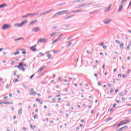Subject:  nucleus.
<instances>
[{"label":"nucleus","mask_w":131,"mask_h":131,"mask_svg":"<svg viewBox=\"0 0 131 131\" xmlns=\"http://www.w3.org/2000/svg\"><path fill=\"white\" fill-rule=\"evenodd\" d=\"M64 14H66V15H69V14H71V12H69V10H62L61 11L57 12L56 14L59 16H61V15H64Z\"/></svg>","instance_id":"f257e3e1"},{"label":"nucleus","mask_w":131,"mask_h":131,"mask_svg":"<svg viewBox=\"0 0 131 131\" xmlns=\"http://www.w3.org/2000/svg\"><path fill=\"white\" fill-rule=\"evenodd\" d=\"M12 25H8V24H4L3 26H2V29L5 30V29H8L9 28H11Z\"/></svg>","instance_id":"f03ea898"},{"label":"nucleus","mask_w":131,"mask_h":131,"mask_svg":"<svg viewBox=\"0 0 131 131\" xmlns=\"http://www.w3.org/2000/svg\"><path fill=\"white\" fill-rule=\"evenodd\" d=\"M30 95V96H35V95H36V92H34V90L33 89V88L31 89Z\"/></svg>","instance_id":"7ed1b4c3"},{"label":"nucleus","mask_w":131,"mask_h":131,"mask_svg":"<svg viewBox=\"0 0 131 131\" xmlns=\"http://www.w3.org/2000/svg\"><path fill=\"white\" fill-rule=\"evenodd\" d=\"M112 21V19H106L103 21V23L104 24H109L110 22Z\"/></svg>","instance_id":"20e7f679"},{"label":"nucleus","mask_w":131,"mask_h":131,"mask_svg":"<svg viewBox=\"0 0 131 131\" xmlns=\"http://www.w3.org/2000/svg\"><path fill=\"white\" fill-rule=\"evenodd\" d=\"M32 31L33 32H38V31H40V29H39V27H35L32 29Z\"/></svg>","instance_id":"39448f33"},{"label":"nucleus","mask_w":131,"mask_h":131,"mask_svg":"<svg viewBox=\"0 0 131 131\" xmlns=\"http://www.w3.org/2000/svg\"><path fill=\"white\" fill-rule=\"evenodd\" d=\"M48 39H46V38H40L38 41V42H47Z\"/></svg>","instance_id":"423d86ee"},{"label":"nucleus","mask_w":131,"mask_h":131,"mask_svg":"<svg viewBox=\"0 0 131 131\" xmlns=\"http://www.w3.org/2000/svg\"><path fill=\"white\" fill-rule=\"evenodd\" d=\"M19 67H17L18 69L19 70H22V68H23V62H20L19 64Z\"/></svg>","instance_id":"0eeeda50"},{"label":"nucleus","mask_w":131,"mask_h":131,"mask_svg":"<svg viewBox=\"0 0 131 131\" xmlns=\"http://www.w3.org/2000/svg\"><path fill=\"white\" fill-rule=\"evenodd\" d=\"M35 47H36V45L31 47L30 48L31 51H33V52H35V51H36V48H35Z\"/></svg>","instance_id":"6e6552de"},{"label":"nucleus","mask_w":131,"mask_h":131,"mask_svg":"<svg viewBox=\"0 0 131 131\" xmlns=\"http://www.w3.org/2000/svg\"><path fill=\"white\" fill-rule=\"evenodd\" d=\"M122 9H123V6L120 5L119 7V9L118 10V12L120 13V12H121V11H122Z\"/></svg>","instance_id":"1a4fd4ad"},{"label":"nucleus","mask_w":131,"mask_h":131,"mask_svg":"<svg viewBox=\"0 0 131 131\" xmlns=\"http://www.w3.org/2000/svg\"><path fill=\"white\" fill-rule=\"evenodd\" d=\"M110 9H111V5L108 7L105 8V9L104 10L105 13H107V12H108V11H109Z\"/></svg>","instance_id":"9d476101"},{"label":"nucleus","mask_w":131,"mask_h":131,"mask_svg":"<svg viewBox=\"0 0 131 131\" xmlns=\"http://www.w3.org/2000/svg\"><path fill=\"white\" fill-rule=\"evenodd\" d=\"M127 127H128V126H123L120 128H119V129H118L117 131H122L124 128H127Z\"/></svg>","instance_id":"9b49d317"},{"label":"nucleus","mask_w":131,"mask_h":131,"mask_svg":"<svg viewBox=\"0 0 131 131\" xmlns=\"http://www.w3.org/2000/svg\"><path fill=\"white\" fill-rule=\"evenodd\" d=\"M36 22H37V19H36L35 20H33V21H31L30 25H33V24H35V23H36Z\"/></svg>","instance_id":"f8f14e48"},{"label":"nucleus","mask_w":131,"mask_h":131,"mask_svg":"<svg viewBox=\"0 0 131 131\" xmlns=\"http://www.w3.org/2000/svg\"><path fill=\"white\" fill-rule=\"evenodd\" d=\"M46 69V67H42L38 70V72L40 73L41 72V71H42V70H43V69Z\"/></svg>","instance_id":"ddd939ff"},{"label":"nucleus","mask_w":131,"mask_h":131,"mask_svg":"<svg viewBox=\"0 0 131 131\" xmlns=\"http://www.w3.org/2000/svg\"><path fill=\"white\" fill-rule=\"evenodd\" d=\"M63 34H60L59 36V37H58V40H61V39H62V37H63Z\"/></svg>","instance_id":"4468645a"},{"label":"nucleus","mask_w":131,"mask_h":131,"mask_svg":"<svg viewBox=\"0 0 131 131\" xmlns=\"http://www.w3.org/2000/svg\"><path fill=\"white\" fill-rule=\"evenodd\" d=\"M52 12H54V9H51L46 11V14H50V13H52Z\"/></svg>","instance_id":"2eb2a0df"},{"label":"nucleus","mask_w":131,"mask_h":131,"mask_svg":"<svg viewBox=\"0 0 131 131\" xmlns=\"http://www.w3.org/2000/svg\"><path fill=\"white\" fill-rule=\"evenodd\" d=\"M120 122L122 124V125H123V124H126V123H129V121L124 122L123 121H121Z\"/></svg>","instance_id":"dca6fc26"},{"label":"nucleus","mask_w":131,"mask_h":131,"mask_svg":"<svg viewBox=\"0 0 131 131\" xmlns=\"http://www.w3.org/2000/svg\"><path fill=\"white\" fill-rule=\"evenodd\" d=\"M14 26H15V27H22L21 24H15Z\"/></svg>","instance_id":"f3484780"},{"label":"nucleus","mask_w":131,"mask_h":131,"mask_svg":"<svg viewBox=\"0 0 131 131\" xmlns=\"http://www.w3.org/2000/svg\"><path fill=\"white\" fill-rule=\"evenodd\" d=\"M26 23H27V20H26L24 21H23L21 24H20V25L21 26H23L24 25V24H25Z\"/></svg>","instance_id":"a211bd4d"},{"label":"nucleus","mask_w":131,"mask_h":131,"mask_svg":"<svg viewBox=\"0 0 131 131\" xmlns=\"http://www.w3.org/2000/svg\"><path fill=\"white\" fill-rule=\"evenodd\" d=\"M4 104H7V105H13L14 103L11 102H5Z\"/></svg>","instance_id":"6ab92c4d"},{"label":"nucleus","mask_w":131,"mask_h":131,"mask_svg":"<svg viewBox=\"0 0 131 131\" xmlns=\"http://www.w3.org/2000/svg\"><path fill=\"white\" fill-rule=\"evenodd\" d=\"M7 6H8V5L4 4L3 5H0V9H2V8H4L5 7H7Z\"/></svg>","instance_id":"aec40b11"},{"label":"nucleus","mask_w":131,"mask_h":131,"mask_svg":"<svg viewBox=\"0 0 131 131\" xmlns=\"http://www.w3.org/2000/svg\"><path fill=\"white\" fill-rule=\"evenodd\" d=\"M57 32H54L50 34V37L52 38L55 34H57Z\"/></svg>","instance_id":"412c9836"},{"label":"nucleus","mask_w":131,"mask_h":131,"mask_svg":"<svg viewBox=\"0 0 131 131\" xmlns=\"http://www.w3.org/2000/svg\"><path fill=\"white\" fill-rule=\"evenodd\" d=\"M21 39H24V38L23 37H20V38H18L17 39H15L14 41H17V40H21Z\"/></svg>","instance_id":"4be33fe9"},{"label":"nucleus","mask_w":131,"mask_h":131,"mask_svg":"<svg viewBox=\"0 0 131 131\" xmlns=\"http://www.w3.org/2000/svg\"><path fill=\"white\" fill-rule=\"evenodd\" d=\"M18 114H19V115H21V114H22V108H20V110L18 111Z\"/></svg>","instance_id":"5701e85b"},{"label":"nucleus","mask_w":131,"mask_h":131,"mask_svg":"<svg viewBox=\"0 0 131 131\" xmlns=\"http://www.w3.org/2000/svg\"><path fill=\"white\" fill-rule=\"evenodd\" d=\"M96 13H98V11H94L92 12H90V15H92V14H96Z\"/></svg>","instance_id":"b1692460"},{"label":"nucleus","mask_w":131,"mask_h":131,"mask_svg":"<svg viewBox=\"0 0 131 131\" xmlns=\"http://www.w3.org/2000/svg\"><path fill=\"white\" fill-rule=\"evenodd\" d=\"M123 47H124V43H122L120 45V47L121 48V49H123Z\"/></svg>","instance_id":"393cba45"},{"label":"nucleus","mask_w":131,"mask_h":131,"mask_svg":"<svg viewBox=\"0 0 131 131\" xmlns=\"http://www.w3.org/2000/svg\"><path fill=\"white\" fill-rule=\"evenodd\" d=\"M23 86H24V89L26 90L27 89V85L24 83L23 84Z\"/></svg>","instance_id":"a878e982"},{"label":"nucleus","mask_w":131,"mask_h":131,"mask_svg":"<svg viewBox=\"0 0 131 131\" xmlns=\"http://www.w3.org/2000/svg\"><path fill=\"white\" fill-rule=\"evenodd\" d=\"M57 41H59V40L57 39H55L54 40H53L52 42V43H55V42H57Z\"/></svg>","instance_id":"bb28decb"},{"label":"nucleus","mask_w":131,"mask_h":131,"mask_svg":"<svg viewBox=\"0 0 131 131\" xmlns=\"http://www.w3.org/2000/svg\"><path fill=\"white\" fill-rule=\"evenodd\" d=\"M85 6H86V4H85L81 5L78 6V8H81L82 7H84Z\"/></svg>","instance_id":"cd10ccee"},{"label":"nucleus","mask_w":131,"mask_h":131,"mask_svg":"<svg viewBox=\"0 0 131 131\" xmlns=\"http://www.w3.org/2000/svg\"><path fill=\"white\" fill-rule=\"evenodd\" d=\"M47 57H48V58H49V59H51V58H52V55L49 54H48Z\"/></svg>","instance_id":"c85d7f7f"},{"label":"nucleus","mask_w":131,"mask_h":131,"mask_svg":"<svg viewBox=\"0 0 131 131\" xmlns=\"http://www.w3.org/2000/svg\"><path fill=\"white\" fill-rule=\"evenodd\" d=\"M113 92H114V90L113 89V88H111L110 92L111 93V94H112V93H113Z\"/></svg>","instance_id":"c756f323"},{"label":"nucleus","mask_w":131,"mask_h":131,"mask_svg":"<svg viewBox=\"0 0 131 131\" xmlns=\"http://www.w3.org/2000/svg\"><path fill=\"white\" fill-rule=\"evenodd\" d=\"M20 54V52L17 51L16 53L14 54V56H16V55H19Z\"/></svg>","instance_id":"7c9ffc66"},{"label":"nucleus","mask_w":131,"mask_h":131,"mask_svg":"<svg viewBox=\"0 0 131 131\" xmlns=\"http://www.w3.org/2000/svg\"><path fill=\"white\" fill-rule=\"evenodd\" d=\"M81 12H83L82 9H79L77 10V13H80Z\"/></svg>","instance_id":"2f4dec72"},{"label":"nucleus","mask_w":131,"mask_h":131,"mask_svg":"<svg viewBox=\"0 0 131 131\" xmlns=\"http://www.w3.org/2000/svg\"><path fill=\"white\" fill-rule=\"evenodd\" d=\"M27 17H29V16L28 15V14H26V15L23 16L22 18H26Z\"/></svg>","instance_id":"473e14b6"},{"label":"nucleus","mask_w":131,"mask_h":131,"mask_svg":"<svg viewBox=\"0 0 131 131\" xmlns=\"http://www.w3.org/2000/svg\"><path fill=\"white\" fill-rule=\"evenodd\" d=\"M40 15H43L45 16V15H47V12L45 11L44 12H42V13H40Z\"/></svg>","instance_id":"72a5a7b5"},{"label":"nucleus","mask_w":131,"mask_h":131,"mask_svg":"<svg viewBox=\"0 0 131 131\" xmlns=\"http://www.w3.org/2000/svg\"><path fill=\"white\" fill-rule=\"evenodd\" d=\"M127 74H129L130 73V69H128L127 71Z\"/></svg>","instance_id":"f704fd0d"},{"label":"nucleus","mask_w":131,"mask_h":131,"mask_svg":"<svg viewBox=\"0 0 131 131\" xmlns=\"http://www.w3.org/2000/svg\"><path fill=\"white\" fill-rule=\"evenodd\" d=\"M130 47V45H129L126 48V50H129Z\"/></svg>","instance_id":"c9c22d12"},{"label":"nucleus","mask_w":131,"mask_h":131,"mask_svg":"<svg viewBox=\"0 0 131 131\" xmlns=\"http://www.w3.org/2000/svg\"><path fill=\"white\" fill-rule=\"evenodd\" d=\"M126 2V0H122L121 2V4H124Z\"/></svg>","instance_id":"e433bc0d"},{"label":"nucleus","mask_w":131,"mask_h":131,"mask_svg":"<svg viewBox=\"0 0 131 131\" xmlns=\"http://www.w3.org/2000/svg\"><path fill=\"white\" fill-rule=\"evenodd\" d=\"M70 18H71V16H68V17H64V19L65 20H67V19H70Z\"/></svg>","instance_id":"4c0bfd02"},{"label":"nucleus","mask_w":131,"mask_h":131,"mask_svg":"<svg viewBox=\"0 0 131 131\" xmlns=\"http://www.w3.org/2000/svg\"><path fill=\"white\" fill-rule=\"evenodd\" d=\"M57 13L55 14L53 16H52V18H56V17H57Z\"/></svg>","instance_id":"58836bf2"},{"label":"nucleus","mask_w":131,"mask_h":131,"mask_svg":"<svg viewBox=\"0 0 131 131\" xmlns=\"http://www.w3.org/2000/svg\"><path fill=\"white\" fill-rule=\"evenodd\" d=\"M122 77H123V78H125V77H126V75L123 74L122 75Z\"/></svg>","instance_id":"ea45409f"},{"label":"nucleus","mask_w":131,"mask_h":131,"mask_svg":"<svg viewBox=\"0 0 131 131\" xmlns=\"http://www.w3.org/2000/svg\"><path fill=\"white\" fill-rule=\"evenodd\" d=\"M121 125H122V124L121 123V122H120V123L118 124V126H121Z\"/></svg>","instance_id":"a19ab883"},{"label":"nucleus","mask_w":131,"mask_h":131,"mask_svg":"<svg viewBox=\"0 0 131 131\" xmlns=\"http://www.w3.org/2000/svg\"><path fill=\"white\" fill-rule=\"evenodd\" d=\"M34 119H36V118H37V115H35L34 116Z\"/></svg>","instance_id":"79ce46f5"},{"label":"nucleus","mask_w":131,"mask_h":131,"mask_svg":"<svg viewBox=\"0 0 131 131\" xmlns=\"http://www.w3.org/2000/svg\"><path fill=\"white\" fill-rule=\"evenodd\" d=\"M22 68L21 70L23 71V72H25V68H24L23 66V68Z\"/></svg>","instance_id":"37998d69"},{"label":"nucleus","mask_w":131,"mask_h":131,"mask_svg":"<svg viewBox=\"0 0 131 131\" xmlns=\"http://www.w3.org/2000/svg\"><path fill=\"white\" fill-rule=\"evenodd\" d=\"M116 43H120V41L119 40H116Z\"/></svg>","instance_id":"c03bdc74"},{"label":"nucleus","mask_w":131,"mask_h":131,"mask_svg":"<svg viewBox=\"0 0 131 131\" xmlns=\"http://www.w3.org/2000/svg\"><path fill=\"white\" fill-rule=\"evenodd\" d=\"M71 45H72V43H70L69 45H67V48H68V47H70V46H71Z\"/></svg>","instance_id":"a18cd8bd"},{"label":"nucleus","mask_w":131,"mask_h":131,"mask_svg":"<svg viewBox=\"0 0 131 131\" xmlns=\"http://www.w3.org/2000/svg\"><path fill=\"white\" fill-rule=\"evenodd\" d=\"M9 88H10V85H9V84H7L6 89H9Z\"/></svg>","instance_id":"49530a36"},{"label":"nucleus","mask_w":131,"mask_h":131,"mask_svg":"<svg viewBox=\"0 0 131 131\" xmlns=\"http://www.w3.org/2000/svg\"><path fill=\"white\" fill-rule=\"evenodd\" d=\"M22 54H23V55H26V51H23V52H22Z\"/></svg>","instance_id":"de8ad7c7"},{"label":"nucleus","mask_w":131,"mask_h":131,"mask_svg":"<svg viewBox=\"0 0 131 131\" xmlns=\"http://www.w3.org/2000/svg\"><path fill=\"white\" fill-rule=\"evenodd\" d=\"M99 46H100L101 47H103L104 46V43L103 42H102L101 43H100L99 45Z\"/></svg>","instance_id":"09e8293b"},{"label":"nucleus","mask_w":131,"mask_h":131,"mask_svg":"<svg viewBox=\"0 0 131 131\" xmlns=\"http://www.w3.org/2000/svg\"><path fill=\"white\" fill-rule=\"evenodd\" d=\"M110 120H112V118H111L108 119V120H107L106 122H109V121H110Z\"/></svg>","instance_id":"8fccbe9b"},{"label":"nucleus","mask_w":131,"mask_h":131,"mask_svg":"<svg viewBox=\"0 0 131 131\" xmlns=\"http://www.w3.org/2000/svg\"><path fill=\"white\" fill-rule=\"evenodd\" d=\"M58 80H59V81H62V78L61 77H59L58 78Z\"/></svg>","instance_id":"3c124183"},{"label":"nucleus","mask_w":131,"mask_h":131,"mask_svg":"<svg viewBox=\"0 0 131 131\" xmlns=\"http://www.w3.org/2000/svg\"><path fill=\"white\" fill-rule=\"evenodd\" d=\"M34 74H33L32 76H31L30 77V79H31L34 76Z\"/></svg>","instance_id":"603ef678"},{"label":"nucleus","mask_w":131,"mask_h":131,"mask_svg":"<svg viewBox=\"0 0 131 131\" xmlns=\"http://www.w3.org/2000/svg\"><path fill=\"white\" fill-rule=\"evenodd\" d=\"M18 61H19V58H17L15 60V62H18Z\"/></svg>","instance_id":"864d4df0"},{"label":"nucleus","mask_w":131,"mask_h":131,"mask_svg":"<svg viewBox=\"0 0 131 131\" xmlns=\"http://www.w3.org/2000/svg\"><path fill=\"white\" fill-rule=\"evenodd\" d=\"M113 107L114 108H115V107H116V103H114V104H113Z\"/></svg>","instance_id":"5fc2aeb1"},{"label":"nucleus","mask_w":131,"mask_h":131,"mask_svg":"<svg viewBox=\"0 0 131 131\" xmlns=\"http://www.w3.org/2000/svg\"><path fill=\"white\" fill-rule=\"evenodd\" d=\"M39 103H40V104H41V105L42 104V103H43V102L42 101V100H39Z\"/></svg>","instance_id":"6e6d98bb"},{"label":"nucleus","mask_w":131,"mask_h":131,"mask_svg":"<svg viewBox=\"0 0 131 131\" xmlns=\"http://www.w3.org/2000/svg\"><path fill=\"white\" fill-rule=\"evenodd\" d=\"M52 101H53V102H56V98H53Z\"/></svg>","instance_id":"4d7b16f0"},{"label":"nucleus","mask_w":131,"mask_h":131,"mask_svg":"<svg viewBox=\"0 0 131 131\" xmlns=\"http://www.w3.org/2000/svg\"><path fill=\"white\" fill-rule=\"evenodd\" d=\"M103 48L104 49V50H106V49H107V46H103Z\"/></svg>","instance_id":"13d9d810"},{"label":"nucleus","mask_w":131,"mask_h":131,"mask_svg":"<svg viewBox=\"0 0 131 131\" xmlns=\"http://www.w3.org/2000/svg\"><path fill=\"white\" fill-rule=\"evenodd\" d=\"M39 55H40V56H43V54L42 53H41V52H40V53H39Z\"/></svg>","instance_id":"bf43d9fd"},{"label":"nucleus","mask_w":131,"mask_h":131,"mask_svg":"<svg viewBox=\"0 0 131 131\" xmlns=\"http://www.w3.org/2000/svg\"><path fill=\"white\" fill-rule=\"evenodd\" d=\"M29 16H33V13H30V14H28Z\"/></svg>","instance_id":"052dcab7"},{"label":"nucleus","mask_w":131,"mask_h":131,"mask_svg":"<svg viewBox=\"0 0 131 131\" xmlns=\"http://www.w3.org/2000/svg\"><path fill=\"white\" fill-rule=\"evenodd\" d=\"M116 71H117V69H114V73H115V72H116Z\"/></svg>","instance_id":"680f3d73"},{"label":"nucleus","mask_w":131,"mask_h":131,"mask_svg":"<svg viewBox=\"0 0 131 131\" xmlns=\"http://www.w3.org/2000/svg\"><path fill=\"white\" fill-rule=\"evenodd\" d=\"M72 13H77V10L73 11H72Z\"/></svg>","instance_id":"e2e57ef3"},{"label":"nucleus","mask_w":131,"mask_h":131,"mask_svg":"<svg viewBox=\"0 0 131 131\" xmlns=\"http://www.w3.org/2000/svg\"><path fill=\"white\" fill-rule=\"evenodd\" d=\"M81 122H82L83 123L84 122V119L81 120Z\"/></svg>","instance_id":"0e129e2a"},{"label":"nucleus","mask_w":131,"mask_h":131,"mask_svg":"<svg viewBox=\"0 0 131 131\" xmlns=\"http://www.w3.org/2000/svg\"><path fill=\"white\" fill-rule=\"evenodd\" d=\"M118 76H119V77H121V74H118Z\"/></svg>","instance_id":"69168bd1"},{"label":"nucleus","mask_w":131,"mask_h":131,"mask_svg":"<svg viewBox=\"0 0 131 131\" xmlns=\"http://www.w3.org/2000/svg\"><path fill=\"white\" fill-rule=\"evenodd\" d=\"M98 85L100 86L101 85V82H98Z\"/></svg>","instance_id":"338daca9"},{"label":"nucleus","mask_w":131,"mask_h":131,"mask_svg":"<svg viewBox=\"0 0 131 131\" xmlns=\"http://www.w3.org/2000/svg\"><path fill=\"white\" fill-rule=\"evenodd\" d=\"M71 103H68L67 104V106H70Z\"/></svg>","instance_id":"774afa93"}]
</instances>
